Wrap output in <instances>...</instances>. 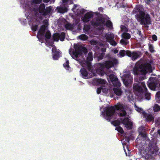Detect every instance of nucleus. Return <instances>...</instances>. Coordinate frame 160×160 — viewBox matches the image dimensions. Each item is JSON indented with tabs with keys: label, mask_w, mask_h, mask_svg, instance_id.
<instances>
[{
	"label": "nucleus",
	"mask_w": 160,
	"mask_h": 160,
	"mask_svg": "<svg viewBox=\"0 0 160 160\" xmlns=\"http://www.w3.org/2000/svg\"><path fill=\"white\" fill-rule=\"evenodd\" d=\"M129 71H125L123 75V82L125 85L127 86L132 83L133 81V78L130 75Z\"/></svg>",
	"instance_id": "obj_9"
},
{
	"label": "nucleus",
	"mask_w": 160,
	"mask_h": 160,
	"mask_svg": "<svg viewBox=\"0 0 160 160\" xmlns=\"http://www.w3.org/2000/svg\"><path fill=\"white\" fill-rule=\"evenodd\" d=\"M148 86L149 88L152 90H154L157 85L158 82L155 81L151 82H148Z\"/></svg>",
	"instance_id": "obj_18"
},
{
	"label": "nucleus",
	"mask_w": 160,
	"mask_h": 160,
	"mask_svg": "<svg viewBox=\"0 0 160 160\" xmlns=\"http://www.w3.org/2000/svg\"><path fill=\"white\" fill-rule=\"evenodd\" d=\"M43 24L41 27V36L47 29L48 25V20L47 19L44 20L43 22Z\"/></svg>",
	"instance_id": "obj_15"
},
{
	"label": "nucleus",
	"mask_w": 160,
	"mask_h": 160,
	"mask_svg": "<svg viewBox=\"0 0 160 160\" xmlns=\"http://www.w3.org/2000/svg\"><path fill=\"white\" fill-rule=\"evenodd\" d=\"M128 51H125L124 50H121L119 52V53L118 54L119 56L120 57H122L124 56L125 54L127 55V52Z\"/></svg>",
	"instance_id": "obj_25"
},
{
	"label": "nucleus",
	"mask_w": 160,
	"mask_h": 160,
	"mask_svg": "<svg viewBox=\"0 0 160 160\" xmlns=\"http://www.w3.org/2000/svg\"><path fill=\"white\" fill-rule=\"evenodd\" d=\"M109 78L112 82L115 80L118 79L116 76L113 74H111L109 76Z\"/></svg>",
	"instance_id": "obj_34"
},
{
	"label": "nucleus",
	"mask_w": 160,
	"mask_h": 160,
	"mask_svg": "<svg viewBox=\"0 0 160 160\" xmlns=\"http://www.w3.org/2000/svg\"><path fill=\"white\" fill-rule=\"evenodd\" d=\"M69 61L67 60L66 62L63 64L64 67L66 69H68L69 68Z\"/></svg>",
	"instance_id": "obj_36"
},
{
	"label": "nucleus",
	"mask_w": 160,
	"mask_h": 160,
	"mask_svg": "<svg viewBox=\"0 0 160 160\" xmlns=\"http://www.w3.org/2000/svg\"><path fill=\"white\" fill-rule=\"evenodd\" d=\"M32 2V3L39 4L40 3V0H33Z\"/></svg>",
	"instance_id": "obj_41"
},
{
	"label": "nucleus",
	"mask_w": 160,
	"mask_h": 160,
	"mask_svg": "<svg viewBox=\"0 0 160 160\" xmlns=\"http://www.w3.org/2000/svg\"><path fill=\"white\" fill-rule=\"evenodd\" d=\"M51 35L50 32L49 31H47L45 34V37L46 38L49 39L51 37Z\"/></svg>",
	"instance_id": "obj_37"
},
{
	"label": "nucleus",
	"mask_w": 160,
	"mask_h": 160,
	"mask_svg": "<svg viewBox=\"0 0 160 160\" xmlns=\"http://www.w3.org/2000/svg\"><path fill=\"white\" fill-rule=\"evenodd\" d=\"M135 17L138 21L140 22V23L142 25H149L151 23L150 15L142 11H139L135 15Z\"/></svg>",
	"instance_id": "obj_7"
},
{
	"label": "nucleus",
	"mask_w": 160,
	"mask_h": 160,
	"mask_svg": "<svg viewBox=\"0 0 160 160\" xmlns=\"http://www.w3.org/2000/svg\"><path fill=\"white\" fill-rule=\"evenodd\" d=\"M158 133L159 134V135H160V130H158Z\"/></svg>",
	"instance_id": "obj_58"
},
{
	"label": "nucleus",
	"mask_w": 160,
	"mask_h": 160,
	"mask_svg": "<svg viewBox=\"0 0 160 160\" xmlns=\"http://www.w3.org/2000/svg\"><path fill=\"white\" fill-rule=\"evenodd\" d=\"M96 81L97 83L99 84L103 85L105 84L106 82V81L103 79H98Z\"/></svg>",
	"instance_id": "obj_26"
},
{
	"label": "nucleus",
	"mask_w": 160,
	"mask_h": 160,
	"mask_svg": "<svg viewBox=\"0 0 160 160\" xmlns=\"http://www.w3.org/2000/svg\"><path fill=\"white\" fill-rule=\"evenodd\" d=\"M127 55L131 57L132 60L134 61L140 57V53L139 52H132L129 51L127 52Z\"/></svg>",
	"instance_id": "obj_12"
},
{
	"label": "nucleus",
	"mask_w": 160,
	"mask_h": 160,
	"mask_svg": "<svg viewBox=\"0 0 160 160\" xmlns=\"http://www.w3.org/2000/svg\"><path fill=\"white\" fill-rule=\"evenodd\" d=\"M152 38L153 40L156 41L157 40V36L155 35H153L152 36Z\"/></svg>",
	"instance_id": "obj_47"
},
{
	"label": "nucleus",
	"mask_w": 160,
	"mask_h": 160,
	"mask_svg": "<svg viewBox=\"0 0 160 160\" xmlns=\"http://www.w3.org/2000/svg\"><path fill=\"white\" fill-rule=\"evenodd\" d=\"M85 12V10L83 9H81L80 11V13L81 14H82Z\"/></svg>",
	"instance_id": "obj_51"
},
{
	"label": "nucleus",
	"mask_w": 160,
	"mask_h": 160,
	"mask_svg": "<svg viewBox=\"0 0 160 160\" xmlns=\"http://www.w3.org/2000/svg\"><path fill=\"white\" fill-rule=\"evenodd\" d=\"M143 117L146 118V121L147 122H153L154 118L151 114H147L144 112L143 114Z\"/></svg>",
	"instance_id": "obj_17"
},
{
	"label": "nucleus",
	"mask_w": 160,
	"mask_h": 160,
	"mask_svg": "<svg viewBox=\"0 0 160 160\" xmlns=\"http://www.w3.org/2000/svg\"><path fill=\"white\" fill-rule=\"evenodd\" d=\"M59 52H57L56 53H54L53 55V60H57L59 58Z\"/></svg>",
	"instance_id": "obj_31"
},
{
	"label": "nucleus",
	"mask_w": 160,
	"mask_h": 160,
	"mask_svg": "<svg viewBox=\"0 0 160 160\" xmlns=\"http://www.w3.org/2000/svg\"><path fill=\"white\" fill-rule=\"evenodd\" d=\"M112 83L114 86L119 87L121 85V83L120 82L118 81V79L113 81Z\"/></svg>",
	"instance_id": "obj_28"
},
{
	"label": "nucleus",
	"mask_w": 160,
	"mask_h": 160,
	"mask_svg": "<svg viewBox=\"0 0 160 160\" xmlns=\"http://www.w3.org/2000/svg\"><path fill=\"white\" fill-rule=\"evenodd\" d=\"M102 90V91L103 92H104V90H105V92H107V89H103V88L102 87H100L99 88H98L97 89V92L98 94H99L100 93L101 90Z\"/></svg>",
	"instance_id": "obj_32"
},
{
	"label": "nucleus",
	"mask_w": 160,
	"mask_h": 160,
	"mask_svg": "<svg viewBox=\"0 0 160 160\" xmlns=\"http://www.w3.org/2000/svg\"><path fill=\"white\" fill-rule=\"evenodd\" d=\"M37 37L38 39V40L40 41V29L38 30Z\"/></svg>",
	"instance_id": "obj_43"
},
{
	"label": "nucleus",
	"mask_w": 160,
	"mask_h": 160,
	"mask_svg": "<svg viewBox=\"0 0 160 160\" xmlns=\"http://www.w3.org/2000/svg\"><path fill=\"white\" fill-rule=\"evenodd\" d=\"M75 27V25L73 24H71L68 23H67L65 25V28L67 29H68L70 30H72Z\"/></svg>",
	"instance_id": "obj_23"
},
{
	"label": "nucleus",
	"mask_w": 160,
	"mask_h": 160,
	"mask_svg": "<svg viewBox=\"0 0 160 160\" xmlns=\"http://www.w3.org/2000/svg\"><path fill=\"white\" fill-rule=\"evenodd\" d=\"M74 48L75 49V51H73L72 53H70L69 51V53L71 54L72 57L75 59L76 60L78 61L80 64L83 67L87 66L88 67V70L91 72H92L94 75V73L93 72L92 70L91 69L92 66L91 63L89 62L92 61V52H89L87 58V61H79L77 58L79 56H81L82 52L86 53L87 52V50L86 48L83 47H80L77 44H74Z\"/></svg>",
	"instance_id": "obj_1"
},
{
	"label": "nucleus",
	"mask_w": 160,
	"mask_h": 160,
	"mask_svg": "<svg viewBox=\"0 0 160 160\" xmlns=\"http://www.w3.org/2000/svg\"><path fill=\"white\" fill-rule=\"evenodd\" d=\"M135 108V110L138 112L142 113V114H143V113L144 112H143V109L140 108L139 107H138L137 106L136 104L135 103V105H134Z\"/></svg>",
	"instance_id": "obj_27"
},
{
	"label": "nucleus",
	"mask_w": 160,
	"mask_h": 160,
	"mask_svg": "<svg viewBox=\"0 0 160 160\" xmlns=\"http://www.w3.org/2000/svg\"><path fill=\"white\" fill-rule=\"evenodd\" d=\"M114 93L117 96H120L121 95L122 93V90L118 88H114L113 89Z\"/></svg>",
	"instance_id": "obj_20"
},
{
	"label": "nucleus",
	"mask_w": 160,
	"mask_h": 160,
	"mask_svg": "<svg viewBox=\"0 0 160 160\" xmlns=\"http://www.w3.org/2000/svg\"><path fill=\"white\" fill-rule=\"evenodd\" d=\"M31 13L32 17L28 21V24L31 26V29L33 32L36 31L38 25L40 24V6L32 9Z\"/></svg>",
	"instance_id": "obj_4"
},
{
	"label": "nucleus",
	"mask_w": 160,
	"mask_h": 160,
	"mask_svg": "<svg viewBox=\"0 0 160 160\" xmlns=\"http://www.w3.org/2000/svg\"><path fill=\"white\" fill-rule=\"evenodd\" d=\"M120 43L122 45H125L127 44L128 43V42L127 40L122 38L120 41Z\"/></svg>",
	"instance_id": "obj_30"
},
{
	"label": "nucleus",
	"mask_w": 160,
	"mask_h": 160,
	"mask_svg": "<svg viewBox=\"0 0 160 160\" xmlns=\"http://www.w3.org/2000/svg\"><path fill=\"white\" fill-rule=\"evenodd\" d=\"M98 9L101 12H102L103 10V8L101 7L99 8Z\"/></svg>",
	"instance_id": "obj_54"
},
{
	"label": "nucleus",
	"mask_w": 160,
	"mask_h": 160,
	"mask_svg": "<svg viewBox=\"0 0 160 160\" xmlns=\"http://www.w3.org/2000/svg\"><path fill=\"white\" fill-rule=\"evenodd\" d=\"M46 43L47 44H48L49 46H52V53H56V52H58V51H57L56 47L54 46L53 45V42H52L50 43L48 40H47Z\"/></svg>",
	"instance_id": "obj_21"
},
{
	"label": "nucleus",
	"mask_w": 160,
	"mask_h": 160,
	"mask_svg": "<svg viewBox=\"0 0 160 160\" xmlns=\"http://www.w3.org/2000/svg\"><path fill=\"white\" fill-rule=\"evenodd\" d=\"M81 40H85L88 39V37L84 34L81 35L78 37Z\"/></svg>",
	"instance_id": "obj_33"
},
{
	"label": "nucleus",
	"mask_w": 160,
	"mask_h": 160,
	"mask_svg": "<svg viewBox=\"0 0 160 160\" xmlns=\"http://www.w3.org/2000/svg\"><path fill=\"white\" fill-rule=\"evenodd\" d=\"M57 9L58 10V12L61 13L65 12L67 11V8L65 7H60L59 8L58 7L57 8Z\"/></svg>",
	"instance_id": "obj_22"
},
{
	"label": "nucleus",
	"mask_w": 160,
	"mask_h": 160,
	"mask_svg": "<svg viewBox=\"0 0 160 160\" xmlns=\"http://www.w3.org/2000/svg\"><path fill=\"white\" fill-rule=\"evenodd\" d=\"M121 122L125 127L128 129H130L132 126V122L130 121L128 117H125L123 119H121Z\"/></svg>",
	"instance_id": "obj_13"
},
{
	"label": "nucleus",
	"mask_w": 160,
	"mask_h": 160,
	"mask_svg": "<svg viewBox=\"0 0 160 160\" xmlns=\"http://www.w3.org/2000/svg\"><path fill=\"white\" fill-rule=\"evenodd\" d=\"M156 100L157 102L160 103V98L156 97Z\"/></svg>",
	"instance_id": "obj_48"
},
{
	"label": "nucleus",
	"mask_w": 160,
	"mask_h": 160,
	"mask_svg": "<svg viewBox=\"0 0 160 160\" xmlns=\"http://www.w3.org/2000/svg\"><path fill=\"white\" fill-rule=\"evenodd\" d=\"M125 92L126 95H128L129 97H130V94H131L130 91L129 90L126 91Z\"/></svg>",
	"instance_id": "obj_44"
},
{
	"label": "nucleus",
	"mask_w": 160,
	"mask_h": 160,
	"mask_svg": "<svg viewBox=\"0 0 160 160\" xmlns=\"http://www.w3.org/2000/svg\"><path fill=\"white\" fill-rule=\"evenodd\" d=\"M68 0H62L63 3H65L67 2Z\"/></svg>",
	"instance_id": "obj_57"
},
{
	"label": "nucleus",
	"mask_w": 160,
	"mask_h": 160,
	"mask_svg": "<svg viewBox=\"0 0 160 160\" xmlns=\"http://www.w3.org/2000/svg\"><path fill=\"white\" fill-rule=\"evenodd\" d=\"M153 110L155 112H158L160 110V107L157 104H155L153 107Z\"/></svg>",
	"instance_id": "obj_29"
},
{
	"label": "nucleus",
	"mask_w": 160,
	"mask_h": 160,
	"mask_svg": "<svg viewBox=\"0 0 160 160\" xmlns=\"http://www.w3.org/2000/svg\"><path fill=\"white\" fill-rule=\"evenodd\" d=\"M149 148H150V149L148 151V152H153L154 150H155V147H154L153 148L152 147L151 148V147L150 146Z\"/></svg>",
	"instance_id": "obj_42"
},
{
	"label": "nucleus",
	"mask_w": 160,
	"mask_h": 160,
	"mask_svg": "<svg viewBox=\"0 0 160 160\" xmlns=\"http://www.w3.org/2000/svg\"><path fill=\"white\" fill-rule=\"evenodd\" d=\"M104 37L106 38L107 41L112 46H115L117 44V43L114 40L115 36L113 33L109 32L106 33L105 34Z\"/></svg>",
	"instance_id": "obj_10"
},
{
	"label": "nucleus",
	"mask_w": 160,
	"mask_h": 160,
	"mask_svg": "<svg viewBox=\"0 0 160 160\" xmlns=\"http://www.w3.org/2000/svg\"><path fill=\"white\" fill-rule=\"evenodd\" d=\"M45 6L44 4H41V16L42 15L44 17L46 18L47 16H48L52 8L51 7H48L45 9Z\"/></svg>",
	"instance_id": "obj_11"
},
{
	"label": "nucleus",
	"mask_w": 160,
	"mask_h": 160,
	"mask_svg": "<svg viewBox=\"0 0 160 160\" xmlns=\"http://www.w3.org/2000/svg\"><path fill=\"white\" fill-rule=\"evenodd\" d=\"M152 71L151 65L149 63H143L142 61L137 62L133 69L135 75L145 74L147 72Z\"/></svg>",
	"instance_id": "obj_5"
},
{
	"label": "nucleus",
	"mask_w": 160,
	"mask_h": 160,
	"mask_svg": "<svg viewBox=\"0 0 160 160\" xmlns=\"http://www.w3.org/2000/svg\"><path fill=\"white\" fill-rule=\"evenodd\" d=\"M91 44L92 45H98L99 43L96 40H92L91 41Z\"/></svg>",
	"instance_id": "obj_38"
},
{
	"label": "nucleus",
	"mask_w": 160,
	"mask_h": 160,
	"mask_svg": "<svg viewBox=\"0 0 160 160\" xmlns=\"http://www.w3.org/2000/svg\"><path fill=\"white\" fill-rule=\"evenodd\" d=\"M77 5H74V7H75V8H76L77 7Z\"/></svg>",
	"instance_id": "obj_59"
},
{
	"label": "nucleus",
	"mask_w": 160,
	"mask_h": 160,
	"mask_svg": "<svg viewBox=\"0 0 160 160\" xmlns=\"http://www.w3.org/2000/svg\"><path fill=\"white\" fill-rule=\"evenodd\" d=\"M122 38H123L126 40L130 38L131 36L129 33H127L126 32H124L122 35Z\"/></svg>",
	"instance_id": "obj_24"
},
{
	"label": "nucleus",
	"mask_w": 160,
	"mask_h": 160,
	"mask_svg": "<svg viewBox=\"0 0 160 160\" xmlns=\"http://www.w3.org/2000/svg\"><path fill=\"white\" fill-rule=\"evenodd\" d=\"M80 72L83 78H90V77L88 76V72L85 69L82 68L80 70Z\"/></svg>",
	"instance_id": "obj_19"
},
{
	"label": "nucleus",
	"mask_w": 160,
	"mask_h": 160,
	"mask_svg": "<svg viewBox=\"0 0 160 160\" xmlns=\"http://www.w3.org/2000/svg\"><path fill=\"white\" fill-rule=\"evenodd\" d=\"M89 29V27L88 26H85L84 28V30L86 31H88Z\"/></svg>",
	"instance_id": "obj_46"
},
{
	"label": "nucleus",
	"mask_w": 160,
	"mask_h": 160,
	"mask_svg": "<svg viewBox=\"0 0 160 160\" xmlns=\"http://www.w3.org/2000/svg\"><path fill=\"white\" fill-rule=\"evenodd\" d=\"M120 122L119 121H115L113 122V125L114 126H117L120 124Z\"/></svg>",
	"instance_id": "obj_45"
},
{
	"label": "nucleus",
	"mask_w": 160,
	"mask_h": 160,
	"mask_svg": "<svg viewBox=\"0 0 160 160\" xmlns=\"http://www.w3.org/2000/svg\"><path fill=\"white\" fill-rule=\"evenodd\" d=\"M53 39L54 41H58L59 39L61 41H63L65 38V33L63 32H62L61 34L56 33L53 35Z\"/></svg>",
	"instance_id": "obj_14"
},
{
	"label": "nucleus",
	"mask_w": 160,
	"mask_h": 160,
	"mask_svg": "<svg viewBox=\"0 0 160 160\" xmlns=\"http://www.w3.org/2000/svg\"><path fill=\"white\" fill-rule=\"evenodd\" d=\"M116 130H117L121 133H122L123 132V130L122 127L120 126H118L116 128Z\"/></svg>",
	"instance_id": "obj_35"
},
{
	"label": "nucleus",
	"mask_w": 160,
	"mask_h": 160,
	"mask_svg": "<svg viewBox=\"0 0 160 160\" xmlns=\"http://www.w3.org/2000/svg\"><path fill=\"white\" fill-rule=\"evenodd\" d=\"M114 53H117L118 52V50H115L114 51Z\"/></svg>",
	"instance_id": "obj_56"
},
{
	"label": "nucleus",
	"mask_w": 160,
	"mask_h": 160,
	"mask_svg": "<svg viewBox=\"0 0 160 160\" xmlns=\"http://www.w3.org/2000/svg\"><path fill=\"white\" fill-rule=\"evenodd\" d=\"M104 56V54H101V55L99 58V59H101L102 58V57Z\"/></svg>",
	"instance_id": "obj_52"
},
{
	"label": "nucleus",
	"mask_w": 160,
	"mask_h": 160,
	"mask_svg": "<svg viewBox=\"0 0 160 160\" xmlns=\"http://www.w3.org/2000/svg\"><path fill=\"white\" fill-rule=\"evenodd\" d=\"M127 148L128 149V154H127V152H126V151H125V150H124V152H125V153L126 154V155L127 156H129V154H130V150H129L128 149V147H127Z\"/></svg>",
	"instance_id": "obj_50"
},
{
	"label": "nucleus",
	"mask_w": 160,
	"mask_h": 160,
	"mask_svg": "<svg viewBox=\"0 0 160 160\" xmlns=\"http://www.w3.org/2000/svg\"><path fill=\"white\" fill-rule=\"evenodd\" d=\"M92 15V14L91 12H88L86 13L82 18V20L83 22L85 23L88 22L90 21Z\"/></svg>",
	"instance_id": "obj_16"
},
{
	"label": "nucleus",
	"mask_w": 160,
	"mask_h": 160,
	"mask_svg": "<svg viewBox=\"0 0 160 160\" xmlns=\"http://www.w3.org/2000/svg\"><path fill=\"white\" fill-rule=\"evenodd\" d=\"M50 0H43V2L45 3H47Z\"/></svg>",
	"instance_id": "obj_53"
},
{
	"label": "nucleus",
	"mask_w": 160,
	"mask_h": 160,
	"mask_svg": "<svg viewBox=\"0 0 160 160\" xmlns=\"http://www.w3.org/2000/svg\"><path fill=\"white\" fill-rule=\"evenodd\" d=\"M137 34H138L139 35L141 36V33L140 31H138Z\"/></svg>",
	"instance_id": "obj_55"
},
{
	"label": "nucleus",
	"mask_w": 160,
	"mask_h": 160,
	"mask_svg": "<svg viewBox=\"0 0 160 160\" xmlns=\"http://www.w3.org/2000/svg\"><path fill=\"white\" fill-rule=\"evenodd\" d=\"M156 97L160 98V91L158 92L156 94Z\"/></svg>",
	"instance_id": "obj_49"
},
{
	"label": "nucleus",
	"mask_w": 160,
	"mask_h": 160,
	"mask_svg": "<svg viewBox=\"0 0 160 160\" xmlns=\"http://www.w3.org/2000/svg\"><path fill=\"white\" fill-rule=\"evenodd\" d=\"M143 136L146 137V134H144V135Z\"/></svg>",
	"instance_id": "obj_61"
},
{
	"label": "nucleus",
	"mask_w": 160,
	"mask_h": 160,
	"mask_svg": "<svg viewBox=\"0 0 160 160\" xmlns=\"http://www.w3.org/2000/svg\"><path fill=\"white\" fill-rule=\"evenodd\" d=\"M143 79V78H136L135 79L136 82H138V83H134L133 85V89L135 94L137 96L142 98L143 94L144 91L145 92V97L146 99L149 100L151 98V95L150 93L146 92L147 88L143 82H141L140 81Z\"/></svg>",
	"instance_id": "obj_3"
},
{
	"label": "nucleus",
	"mask_w": 160,
	"mask_h": 160,
	"mask_svg": "<svg viewBox=\"0 0 160 160\" xmlns=\"http://www.w3.org/2000/svg\"><path fill=\"white\" fill-rule=\"evenodd\" d=\"M121 29L122 31H127V30L126 27L123 25L121 26Z\"/></svg>",
	"instance_id": "obj_40"
},
{
	"label": "nucleus",
	"mask_w": 160,
	"mask_h": 160,
	"mask_svg": "<svg viewBox=\"0 0 160 160\" xmlns=\"http://www.w3.org/2000/svg\"><path fill=\"white\" fill-rule=\"evenodd\" d=\"M29 17V16H28L27 17V18H28V17Z\"/></svg>",
	"instance_id": "obj_60"
},
{
	"label": "nucleus",
	"mask_w": 160,
	"mask_h": 160,
	"mask_svg": "<svg viewBox=\"0 0 160 160\" xmlns=\"http://www.w3.org/2000/svg\"><path fill=\"white\" fill-rule=\"evenodd\" d=\"M92 24L96 26H103L106 25L107 27L110 29L113 28L112 24L110 21H107L105 24L104 19L100 17L98 18L96 20H93L92 22Z\"/></svg>",
	"instance_id": "obj_8"
},
{
	"label": "nucleus",
	"mask_w": 160,
	"mask_h": 160,
	"mask_svg": "<svg viewBox=\"0 0 160 160\" xmlns=\"http://www.w3.org/2000/svg\"><path fill=\"white\" fill-rule=\"evenodd\" d=\"M149 50L151 52H154L153 47L152 45L150 44L149 45Z\"/></svg>",
	"instance_id": "obj_39"
},
{
	"label": "nucleus",
	"mask_w": 160,
	"mask_h": 160,
	"mask_svg": "<svg viewBox=\"0 0 160 160\" xmlns=\"http://www.w3.org/2000/svg\"><path fill=\"white\" fill-rule=\"evenodd\" d=\"M118 63V61L117 59L112 58L109 60L106 61L103 63H98L97 64L98 68L96 70V72L100 76H102L105 74V72L103 70L104 68H109Z\"/></svg>",
	"instance_id": "obj_6"
},
{
	"label": "nucleus",
	"mask_w": 160,
	"mask_h": 160,
	"mask_svg": "<svg viewBox=\"0 0 160 160\" xmlns=\"http://www.w3.org/2000/svg\"><path fill=\"white\" fill-rule=\"evenodd\" d=\"M128 106L121 102H118L115 105L114 107L111 106L106 108L105 113L107 117V120L110 121L112 119V117L115 113V109L119 111V116L123 117L126 115V111L128 109Z\"/></svg>",
	"instance_id": "obj_2"
}]
</instances>
